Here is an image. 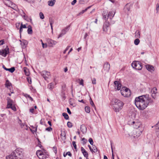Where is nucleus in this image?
<instances>
[{"label": "nucleus", "instance_id": "f257e3e1", "mask_svg": "<svg viewBox=\"0 0 159 159\" xmlns=\"http://www.w3.org/2000/svg\"><path fill=\"white\" fill-rule=\"evenodd\" d=\"M153 102V101L148 94L136 97L134 100L135 105L140 110L145 109L149 103H152Z\"/></svg>", "mask_w": 159, "mask_h": 159}, {"label": "nucleus", "instance_id": "f03ea898", "mask_svg": "<svg viewBox=\"0 0 159 159\" xmlns=\"http://www.w3.org/2000/svg\"><path fill=\"white\" fill-rule=\"evenodd\" d=\"M23 157V153L21 149H17L11 154L6 157V159H21Z\"/></svg>", "mask_w": 159, "mask_h": 159}, {"label": "nucleus", "instance_id": "7ed1b4c3", "mask_svg": "<svg viewBox=\"0 0 159 159\" xmlns=\"http://www.w3.org/2000/svg\"><path fill=\"white\" fill-rule=\"evenodd\" d=\"M143 130V127H142L140 129H135L129 134V136L131 138H137L141 135Z\"/></svg>", "mask_w": 159, "mask_h": 159}, {"label": "nucleus", "instance_id": "20e7f679", "mask_svg": "<svg viewBox=\"0 0 159 159\" xmlns=\"http://www.w3.org/2000/svg\"><path fill=\"white\" fill-rule=\"evenodd\" d=\"M115 12V11H110L107 15L106 12L103 11L102 14L103 19L106 20L105 22L109 21L110 22L114 16Z\"/></svg>", "mask_w": 159, "mask_h": 159}, {"label": "nucleus", "instance_id": "39448f33", "mask_svg": "<svg viewBox=\"0 0 159 159\" xmlns=\"http://www.w3.org/2000/svg\"><path fill=\"white\" fill-rule=\"evenodd\" d=\"M128 123L129 125H132L135 129H139L141 127H143V125H141V123L137 120H130L128 122Z\"/></svg>", "mask_w": 159, "mask_h": 159}, {"label": "nucleus", "instance_id": "423d86ee", "mask_svg": "<svg viewBox=\"0 0 159 159\" xmlns=\"http://www.w3.org/2000/svg\"><path fill=\"white\" fill-rule=\"evenodd\" d=\"M121 93L122 95L124 97H128L131 95L130 90L126 87H123L120 90Z\"/></svg>", "mask_w": 159, "mask_h": 159}, {"label": "nucleus", "instance_id": "0eeeda50", "mask_svg": "<svg viewBox=\"0 0 159 159\" xmlns=\"http://www.w3.org/2000/svg\"><path fill=\"white\" fill-rule=\"evenodd\" d=\"M7 108H10L14 111H16V108L15 106L14 101L9 98L7 100Z\"/></svg>", "mask_w": 159, "mask_h": 159}, {"label": "nucleus", "instance_id": "6e6552de", "mask_svg": "<svg viewBox=\"0 0 159 159\" xmlns=\"http://www.w3.org/2000/svg\"><path fill=\"white\" fill-rule=\"evenodd\" d=\"M132 67L138 70H141L142 68V66L139 61H134L131 64Z\"/></svg>", "mask_w": 159, "mask_h": 159}, {"label": "nucleus", "instance_id": "1a4fd4ad", "mask_svg": "<svg viewBox=\"0 0 159 159\" xmlns=\"http://www.w3.org/2000/svg\"><path fill=\"white\" fill-rule=\"evenodd\" d=\"M36 154L39 159H46L48 157L47 155L43 153L41 150H38L36 152Z\"/></svg>", "mask_w": 159, "mask_h": 159}, {"label": "nucleus", "instance_id": "9d476101", "mask_svg": "<svg viewBox=\"0 0 159 159\" xmlns=\"http://www.w3.org/2000/svg\"><path fill=\"white\" fill-rule=\"evenodd\" d=\"M110 22L109 21L105 22L103 24V31L107 33L108 31L110 30L109 25Z\"/></svg>", "mask_w": 159, "mask_h": 159}, {"label": "nucleus", "instance_id": "9b49d317", "mask_svg": "<svg viewBox=\"0 0 159 159\" xmlns=\"http://www.w3.org/2000/svg\"><path fill=\"white\" fill-rule=\"evenodd\" d=\"M9 52L8 48H6L4 49L0 50V55H2L4 57L6 56L7 55Z\"/></svg>", "mask_w": 159, "mask_h": 159}, {"label": "nucleus", "instance_id": "f8f14e48", "mask_svg": "<svg viewBox=\"0 0 159 159\" xmlns=\"http://www.w3.org/2000/svg\"><path fill=\"white\" fill-rule=\"evenodd\" d=\"M40 74L45 80L48 79L50 75V72L46 70H43L41 72Z\"/></svg>", "mask_w": 159, "mask_h": 159}, {"label": "nucleus", "instance_id": "ddd939ff", "mask_svg": "<svg viewBox=\"0 0 159 159\" xmlns=\"http://www.w3.org/2000/svg\"><path fill=\"white\" fill-rule=\"evenodd\" d=\"M114 106H122V107H123L124 103H123L120 100L117 99H115L114 100Z\"/></svg>", "mask_w": 159, "mask_h": 159}, {"label": "nucleus", "instance_id": "4468645a", "mask_svg": "<svg viewBox=\"0 0 159 159\" xmlns=\"http://www.w3.org/2000/svg\"><path fill=\"white\" fill-rule=\"evenodd\" d=\"M69 26L66 27L61 30V33L59 34L58 37V39L62 37L63 35L66 33L69 30Z\"/></svg>", "mask_w": 159, "mask_h": 159}, {"label": "nucleus", "instance_id": "2eb2a0df", "mask_svg": "<svg viewBox=\"0 0 159 159\" xmlns=\"http://www.w3.org/2000/svg\"><path fill=\"white\" fill-rule=\"evenodd\" d=\"M114 85L116 89L119 90L120 89L121 85L120 83L118 81H115L114 82Z\"/></svg>", "mask_w": 159, "mask_h": 159}, {"label": "nucleus", "instance_id": "dca6fc26", "mask_svg": "<svg viewBox=\"0 0 159 159\" xmlns=\"http://www.w3.org/2000/svg\"><path fill=\"white\" fill-rule=\"evenodd\" d=\"M151 96L152 98L155 99L156 98L157 92V89L156 88H153L151 91Z\"/></svg>", "mask_w": 159, "mask_h": 159}, {"label": "nucleus", "instance_id": "f3484780", "mask_svg": "<svg viewBox=\"0 0 159 159\" xmlns=\"http://www.w3.org/2000/svg\"><path fill=\"white\" fill-rule=\"evenodd\" d=\"M123 107L120 106H113V109L116 112H119L122 110Z\"/></svg>", "mask_w": 159, "mask_h": 159}, {"label": "nucleus", "instance_id": "a211bd4d", "mask_svg": "<svg viewBox=\"0 0 159 159\" xmlns=\"http://www.w3.org/2000/svg\"><path fill=\"white\" fill-rule=\"evenodd\" d=\"M110 65L108 63H105L104 65V70L106 72H108L110 69Z\"/></svg>", "mask_w": 159, "mask_h": 159}, {"label": "nucleus", "instance_id": "6ab92c4d", "mask_svg": "<svg viewBox=\"0 0 159 159\" xmlns=\"http://www.w3.org/2000/svg\"><path fill=\"white\" fill-rule=\"evenodd\" d=\"M132 6L131 4L130 3H127L126 4L124 7L125 11H129Z\"/></svg>", "mask_w": 159, "mask_h": 159}, {"label": "nucleus", "instance_id": "aec40b11", "mask_svg": "<svg viewBox=\"0 0 159 159\" xmlns=\"http://www.w3.org/2000/svg\"><path fill=\"white\" fill-rule=\"evenodd\" d=\"M146 69L149 71L153 72L154 70V68L153 66L151 65H147L146 66Z\"/></svg>", "mask_w": 159, "mask_h": 159}, {"label": "nucleus", "instance_id": "412c9836", "mask_svg": "<svg viewBox=\"0 0 159 159\" xmlns=\"http://www.w3.org/2000/svg\"><path fill=\"white\" fill-rule=\"evenodd\" d=\"M81 151L85 157H88V154L87 152L85 150V149L82 147L81 148Z\"/></svg>", "mask_w": 159, "mask_h": 159}, {"label": "nucleus", "instance_id": "4be33fe9", "mask_svg": "<svg viewBox=\"0 0 159 159\" xmlns=\"http://www.w3.org/2000/svg\"><path fill=\"white\" fill-rule=\"evenodd\" d=\"M2 67L6 70L9 71L11 73H13L15 70V69L14 67H12L11 68L8 69L6 68L4 65H3Z\"/></svg>", "mask_w": 159, "mask_h": 159}, {"label": "nucleus", "instance_id": "5701e85b", "mask_svg": "<svg viewBox=\"0 0 159 159\" xmlns=\"http://www.w3.org/2000/svg\"><path fill=\"white\" fill-rule=\"evenodd\" d=\"M56 0H51L48 1V4L49 6H53L55 4Z\"/></svg>", "mask_w": 159, "mask_h": 159}, {"label": "nucleus", "instance_id": "b1692460", "mask_svg": "<svg viewBox=\"0 0 159 159\" xmlns=\"http://www.w3.org/2000/svg\"><path fill=\"white\" fill-rule=\"evenodd\" d=\"M48 42L49 44H51V46L55 45L57 43V42L56 41L50 39H48Z\"/></svg>", "mask_w": 159, "mask_h": 159}, {"label": "nucleus", "instance_id": "393cba45", "mask_svg": "<svg viewBox=\"0 0 159 159\" xmlns=\"http://www.w3.org/2000/svg\"><path fill=\"white\" fill-rule=\"evenodd\" d=\"M80 130L83 133H85L86 132L87 128L84 125H81L80 127Z\"/></svg>", "mask_w": 159, "mask_h": 159}, {"label": "nucleus", "instance_id": "a878e982", "mask_svg": "<svg viewBox=\"0 0 159 159\" xmlns=\"http://www.w3.org/2000/svg\"><path fill=\"white\" fill-rule=\"evenodd\" d=\"M24 71L25 75L26 76H28L30 74V72H29L28 69L27 68L24 67Z\"/></svg>", "mask_w": 159, "mask_h": 159}, {"label": "nucleus", "instance_id": "bb28decb", "mask_svg": "<svg viewBox=\"0 0 159 159\" xmlns=\"http://www.w3.org/2000/svg\"><path fill=\"white\" fill-rule=\"evenodd\" d=\"M28 30L27 32L29 34H31L32 33V27L31 26L29 25L27 27Z\"/></svg>", "mask_w": 159, "mask_h": 159}, {"label": "nucleus", "instance_id": "cd10ccee", "mask_svg": "<svg viewBox=\"0 0 159 159\" xmlns=\"http://www.w3.org/2000/svg\"><path fill=\"white\" fill-rule=\"evenodd\" d=\"M66 134L65 131L62 132L61 134V136L62 137V138L64 140L66 139Z\"/></svg>", "mask_w": 159, "mask_h": 159}, {"label": "nucleus", "instance_id": "c85d7f7f", "mask_svg": "<svg viewBox=\"0 0 159 159\" xmlns=\"http://www.w3.org/2000/svg\"><path fill=\"white\" fill-rule=\"evenodd\" d=\"M54 88V83H51L48 84V88L49 89L51 90Z\"/></svg>", "mask_w": 159, "mask_h": 159}, {"label": "nucleus", "instance_id": "c756f323", "mask_svg": "<svg viewBox=\"0 0 159 159\" xmlns=\"http://www.w3.org/2000/svg\"><path fill=\"white\" fill-rule=\"evenodd\" d=\"M135 37L136 38H140V33L139 31H137L135 33Z\"/></svg>", "mask_w": 159, "mask_h": 159}, {"label": "nucleus", "instance_id": "7c9ffc66", "mask_svg": "<svg viewBox=\"0 0 159 159\" xmlns=\"http://www.w3.org/2000/svg\"><path fill=\"white\" fill-rule=\"evenodd\" d=\"M92 152H97V149L95 145H93L92 146Z\"/></svg>", "mask_w": 159, "mask_h": 159}, {"label": "nucleus", "instance_id": "2f4dec72", "mask_svg": "<svg viewBox=\"0 0 159 159\" xmlns=\"http://www.w3.org/2000/svg\"><path fill=\"white\" fill-rule=\"evenodd\" d=\"M11 85V84L10 83L8 80H7L6 81V86L8 88L10 87Z\"/></svg>", "mask_w": 159, "mask_h": 159}, {"label": "nucleus", "instance_id": "473e14b6", "mask_svg": "<svg viewBox=\"0 0 159 159\" xmlns=\"http://www.w3.org/2000/svg\"><path fill=\"white\" fill-rule=\"evenodd\" d=\"M85 111L87 113H89L90 111V108L88 106H87L85 107Z\"/></svg>", "mask_w": 159, "mask_h": 159}, {"label": "nucleus", "instance_id": "72a5a7b5", "mask_svg": "<svg viewBox=\"0 0 159 159\" xmlns=\"http://www.w3.org/2000/svg\"><path fill=\"white\" fill-rule=\"evenodd\" d=\"M62 115L66 120L69 119V116L68 114L66 113H62Z\"/></svg>", "mask_w": 159, "mask_h": 159}, {"label": "nucleus", "instance_id": "f704fd0d", "mask_svg": "<svg viewBox=\"0 0 159 159\" xmlns=\"http://www.w3.org/2000/svg\"><path fill=\"white\" fill-rule=\"evenodd\" d=\"M22 15L24 19L25 20H27V19L28 18L27 16H26L25 14V12L23 11H22Z\"/></svg>", "mask_w": 159, "mask_h": 159}, {"label": "nucleus", "instance_id": "c9c22d12", "mask_svg": "<svg viewBox=\"0 0 159 159\" xmlns=\"http://www.w3.org/2000/svg\"><path fill=\"white\" fill-rule=\"evenodd\" d=\"M140 42V40L138 38H137L134 41V43L135 45H138Z\"/></svg>", "mask_w": 159, "mask_h": 159}, {"label": "nucleus", "instance_id": "e433bc0d", "mask_svg": "<svg viewBox=\"0 0 159 159\" xmlns=\"http://www.w3.org/2000/svg\"><path fill=\"white\" fill-rule=\"evenodd\" d=\"M87 11V9H85L84 10H83L81 11L77 15V16H80L82 15L85 12Z\"/></svg>", "mask_w": 159, "mask_h": 159}, {"label": "nucleus", "instance_id": "4c0bfd02", "mask_svg": "<svg viewBox=\"0 0 159 159\" xmlns=\"http://www.w3.org/2000/svg\"><path fill=\"white\" fill-rule=\"evenodd\" d=\"M90 105L92 106L93 107H94L95 108V106L94 104V103L93 102V101L92 100V99L91 98H90Z\"/></svg>", "mask_w": 159, "mask_h": 159}, {"label": "nucleus", "instance_id": "58836bf2", "mask_svg": "<svg viewBox=\"0 0 159 159\" xmlns=\"http://www.w3.org/2000/svg\"><path fill=\"white\" fill-rule=\"evenodd\" d=\"M39 15L40 18L41 19H43L44 18V15L42 12H40L39 13Z\"/></svg>", "mask_w": 159, "mask_h": 159}, {"label": "nucleus", "instance_id": "ea45409f", "mask_svg": "<svg viewBox=\"0 0 159 159\" xmlns=\"http://www.w3.org/2000/svg\"><path fill=\"white\" fill-rule=\"evenodd\" d=\"M67 125L68 127L71 128L72 126V124L71 122L69 121L67 123Z\"/></svg>", "mask_w": 159, "mask_h": 159}, {"label": "nucleus", "instance_id": "a19ab883", "mask_svg": "<svg viewBox=\"0 0 159 159\" xmlns=\"http://www.w3.org/2000/svg\"><path fill=\"white\" fill-rule=\"evenodd\" d=\"M89 141L90 143V144L93 145V142L92 139L91 138H90L89 139Z\"/></svg>", "mask_w": 159, "mask_h": 159}, {"label": "nucleus", "instance_id": "79ce46f5", "mask_svg": "<svg viewBox=\"0 0 159 159\" xmlns=\"http://www.w3.org/2000/svg\"><path fill=\"white\" fill-rule=\"evenodd\" d=\"M45 130L49 132L51 131L52 130V128L51 127H49L46 128Z\"/></svg>", "mask_w": 159, "mask_h": 159}, {"label": "nucleus", "instance_id": "37998d69", "mask_svg": "<svg viewBox=\"0 0 159 159\" xmlns=\"http://www.w3.org/2000/svg\"><path fill=\"white\" fill-rule=\"evenodd\" d=\"M82 141L83 142V144H85L87 142V140L84 138H83L82 139Z\"/></svg>", "mask_w": 159, "mask_h": 159}, {"label": "nucleus", "instance_id": "c03bdc74", "mask_svg": "<svg viewBox=\"0 0 159 159\" xmlns=\"http://www.w3.org/2000/svg\"><path fill=\"white\" fill-rule=\"evenodd\" d=\"M27 79L28 83L30 84H31V78L30 77H28L27 78Z\"/></svg>", "mask_w": 159, "mask_h": 159}, {"label": "nucleus", "instance_id": "a18cd8bd", "mask_svg": "<svg viewBox=\"0 0 159 159\" xmlns=\"http://www.w3.org/2000/svg\"><path fill=\"white\" fill-rule=\"evenodd\" d=\"M156 135L157 136V137L159 138V130L157 129H156Z\"/></svg>", "mask_w": 159, "mask_h": 159}, {"label": "nucleus", "instance_id": "49530a36", "mask_svg": "<svg viewBox=\"0 0 159 159\" xmlns=\"http://www.w3.org/2000/svg\"><path fill=\"white\" fill-rule=\"evenodd\" d=\"M92 83L93 84H96V80L95 78H93L92 80Z\"/></svg>", "mask_w": 159, "mask_h": 159}, {"label": "nucleus", "instance_id": "de8ad7c7", "mask_svg": "<svg viewBox=\"0 0 159 159\" xmlns=\"http://www.w3.org/2000/svg\"><path fill=\"white\" fill-rule=\"evenodd\" d=\"M83 80L81 79L79 83V84L80 85H82L83 86H84V83H83Z\"/></svg>", "mask_w": 159, "mask_h": 159}, {"label": "nucleus", "instance_id": "09e8293b", "mask_svg": "<svg viewBox=\"0 0 159 159\" xmlns=\"http://www.w3.org/2000/svg\"><path fill=\"white\" fill-rule=\"evenodd\" d=\"M20 27H22V28H26L27 27L25 25H23L22 23H21L20 25Z\"/></svg>", "mask_w": 159, "mask_h": 159}, {"label": "nucleus", "instance_id": "8fccbe9b", "mask_svg": "<svg viewBox=\"0 0 159 159\" xmlns=\"http://www.w3.org/2000/svg\"><path fill=\"white\" fill-rule=\"evenodd\" d=\"M49 23L50 25H52L53 23V21L52 19H49Z\"/></svg>", "mask_w": 159, "mask_h": 159}, {"label": "nucleus", "instance_id": "3c124183", "mask_svg": "<svg viewBox=\"0 0 159 159\" xmlns=\"http://www.w3.org/2000/svg\"><path fill=\"white\" fill-rule=\"evenodd\" d=\"M72 144H73V145L75 149H76V145L75 144V141H73L72 142Z\"/></svg>", "mask_w": 159, "mask_h": 159}, {"label": "nucleus", "instance_id": "603ef678", "mask_svg": "<svg viewBox=\"0 0 159 159\" xmlns=\"http://www.w3.org/2000/svg\"><path fill=\"white\" fill-rule=\"evenodd\" d=\"M70 47V46H68L66 47V48L65 50L63 52V53L65 54L66 53V52L68 50Z\"/></svg>", "mask_w": 159, "mask_h": 159}, {"label": "nucleus", "instance_id": "864d4df0", "mask_svg": "<svg viewBox=\"0 0 159 159\" xmlns=\"http://www.w3.org/2000/svg\"><path fill=\"white\" fill-rule=\"evenodd\" d=\"M42 47L43 48H46L47 47V45L46 44L45 45V44L42 42Z\"/></svg>", "mask_w": 159, "mask_h": 159}, {"label": "nucleus", "instance_id": "5fc2aeb1", "mask_svg": "<svg viewBox=\"0 0 159 159\" xmlns=\"http://www.w3.org/2000/svg\"><path fill=\"white\" fill-rule=\"evenodd\" d=\"M156 129H157L159 130V121L158 122V123L156 125Z\"/></svg>", "mask_w": 159, "mask_h": 159}, {"label": "nucleus", "instance_id": "6e6d98bb", "mask_svg": "<svg viewBox=\"0 0 159 159\" xmlns=\"http://www.w3.org/2000/svg\"><path fill=\"white\" fill-rule=\"evenodd\" d=\"M4 40H0V45H3L4 43Z\"/></svg>", "mask_w": 159, "mask_h": 159}, {"label": "nucleus", "instance_id": "4d7b16f0", "mask_svg": "<svg viewBox=\"0 0 159 159\" xmlns=\"http://www.w3.org/2000/svg\"><path fill=\"white\" fill-rule=\"evenodd\" d=\"M53 151H54V152L55 153H57L56 148L55 147H53Z\"/></svg>", "mask_w": 159, "mask_h": 159}, {"label": "nucleus", "instance_id": "13d9d810", "mask_svg": "<svg viewBox=\"0 0 159 159\" xmlns=\"http://www.w3.org/2000/svg\"><path fill=\"white\" fill-rule=\"evenodd\" d=\"M67 112L69 114H70V115L71 114V112L70 110L68 108H67Z\"/></svg>", "mask_w": 159, "mask_h": 159}, {"label": "nucleus", "instance_id": "bf43d9fd", "mask_svg": "<svg viewBox=\"0 0 159 159\" xmlns=\"http://www.w3.org/2000/svg\"><path fill=\"white\" fill-rule=\"evenodd\" d=\"M157 7H156V11H157V12L159 11V5L158 4H157Z\"/></svg>", "mask_w": 159, "mask_h": 159}, {"label": "nucleus", "instance_id": "052dcab7", "mask_svg": "<svg viewBox=\"0 0 159 159\" xmlns=\"http://www.w3.org/2000/svg\"><path fill=\"white\" fill-rule=\"evenodd\" d=\"M68 155V156H70V157H71L72 156L70 152H68L66 153V155Z\"/></svg>", "mask_w": 159, "mask_h": 159}, {"label": "nucleus", "instance_id": "680f3d73", "mask_svg": "<svg viewBox=\"0 0 159 159\" xmlns=\"http://www.w3.org/2000/svg\"><path fill=\"white\" fill-rule=\"evenodd\" d=\"M76 0H74L72 2H71V4L73 5H75V4L76 3Z\"/></svg>", "mask_w": 159, "mask_h": 159}, {"label": "nucleus", "instance_id": "e2e57ef3", "mask_svg": "<svg viewBox=\"0 0 159 159\" xmlns=\"http://www.w3.org/2000/svg\"><path fill=\"white\" fill-rule=\"evenodd\" d=\"M111 148L112 152V159H114V155L113 154V149H112V146L111 145Z\"/></svg>", "mask_w": 159, "mask_h": 159}, {"label": "nucleus", "instance_id": "0e129e2a", "mask_svg": "<svg viewBox=\"0 0 159 159\" xmlns=\"http://www.w3.org/2000/svg\"><path fill=\"white\" fill-rule=\"evenodd\" d=\"M23 31V28H22V27H21L20 26V34H21V33Z\"/></svg>", "mask_w": 159, "mask_h": 159}, {"label": "nucleus", "instance_id": "69168bd1", "mask_svg": "<svg viewBox=\"0 0 159 159\" xmlns=\"http://www.w3.org/2000/svg\"><path fill=\"white\" fill-rule=\"evenodd\" d=\"M34 109L33 108H31V109H30V111L31 112L33 113L34 112Z\"/></svg>", "mask_w": 159, "mask_h": 159}, {"label": "nucleus", "instance_id": "338daca9", "mask_svg": "<svg viewBox=\"0 0 159 159\" xmlns=\"http://www.w3.org/2000/svg\"><path fill=\"white\" fill-rule=\"evenodd\" d=\"M20 123V126L21 128H23L24 126V125L23 124L21 123Z\"/></svg>", "mask_w": 159, "mask_h": 159}, {"label": "nucleus", "instance_id": "774afa93", "mask_svg": "<svg viewBox=\"0 0 159 159\" xmlns=\"http://www.w3.org/2000/svg\"><path fill=\"white\" fill-rule=\"evenodd\" d=\"M48 123L49 124V125L50 126H52V124H51V122L50 121H48Z\"/></svg>", "mask_w": 159, "mask_h": 159}]
</instances>
